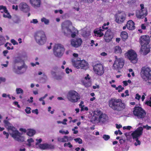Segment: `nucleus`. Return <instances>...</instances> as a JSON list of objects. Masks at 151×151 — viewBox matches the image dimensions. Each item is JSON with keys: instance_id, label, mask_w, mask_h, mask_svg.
Here are the masks:
<instances>
[{"instance_id": "obj_1", "label": "nucleus", "mask_w": 151, "mask_h": 151, "mask_svg": "<svg viewBox=\"0 0 151 151\" xmlns=\"http://www.w3.org/2000/svg\"><path fill=\"white\" fill-rule=\"evenodd\" d=\"M140 75L143 82L147 85H151V68L146 67H142Z\"/></svg>"}, {"instance_id": "obj_2", "label": "nucleus", "mask_w": 151, "mask_h": 151, "mask_svg": "<svg viewBox=\"0 0 151 151\" xmlns=\"http://www.w3.org/2000/svg\"><path fill=\"white\" fill-rule=\"evenodd\" d=\"M122 101L120 99H117L113 98L110 99L109 101V106L113 110L120 111L123 109Z\"/></svg>"}, {"instance_id": "obj_3", "label": "nucleus", "mask_w": 151, "mask_h": 151, "mask_svg": "<svg viewBox=\"0 0 151 151\" xmlns=\"http://www.w3.org/2000/svg\"><path fill=\"white\" fill-rule=\"evenodd\" d=\"M73 65L77 69L86 70L88 68V64L84 60H81L79 58H73L71 60Z\"/></svg>"}, {"instance_id": "obj_4", "label": "nucleus", "mask_w": 151, "mask_h": 151, "mask_svg": "<svg viewBox=\"0 0 151 151\" xmlns=\"http://www.w3.org/2000/svg\"><path fill=\"white\" fill-rule=\"evenodd\" d=\"M34 37L36 42L38 44L42 45L46 41L47 37L45 32L42 31L36 32L35 34Z\"/></svg>"}, {"instance_id": "obj_5", "label": "nucleus", "mask_w": 151, "mask_h": 151, "mask_svg": "<svg viewBox=\"0 0 151 151\" xmlns=\"http://www.w3.org/2000/svg\"><path fill=\"white\" fill-rule=\"evenodd\" d=\"M67 98L69 101L72 103H76L80 99V96L76 91L71 90L68 92Z\"/></svg>"}, {"instance_id": "obj_6", "label": "nucleus", "mask_w": 151, "mask_h": 151, "mask_svg": "<svg viewBox=\"0 0 151 151\" xmlns=\"http://www.w3.org/2000/svg\"><path fill=\"white\" fill-rule=\"evenodd\" d=\"M8 129L14 132L11 135L15 140L18 142H22L24 141V137L21 136L22 134L18 130H15L16 128L15 127L11 125L9 127H8Z\"/></svg>"}, {"instance_id": "obj_7", "label": "nucleus", "mask_w": 151, "mask_h": 151, "mask_svg": "<svg viewBox=\"0 0 151 151\" xmlns=\"http://www.w3.org/2000/svg\"><path fill=\"white\" fill-rule=\"evenodd\" d=\"M143 130L142 127H139L132 134L133 138L136 140V142L134 143L136 146L140 144V141L138 140V137L142 135Z\"/></svg>"}, {"instance_id": "obj_8", "label": "nucleus", "mask_w": 151, "mask_h": 151, "mask_svg": "<svg viewBox=\"0 0 151 151\" xmlns=\"http://www.w3.org/2000/svg\"><path fill=\"white\" fill-rule=\"evenodd\" d=\"M125 56L133 63H136L137 62V55L132 50H128L126 53L125 54Z\"/></svg>"}, {"instance_id": "obj_9", "label": "nucleus", "mask_w": 151, "mask_h": 151, "mask_svg": "<svg viewBox=\"0 0 151 151\" xmlns=\"http://www.w3.org/2000/svg\"><path fill=\"white\" fill-rule=\"evenodd\" d=\"M134 115L138 119H142L146 115L145 110L139 106L135 107L133 111Z\"/></svg>"}, {"instance_id": "obj_10", "label": "nucleus", "mask_w": 151, "mask_h": 151, "mask_svg": "<svg viewBox=\"0 0 151 151\" xmlns=\"http://www.w3.org/2000/svg\"><path fill=\"white\" fill-rule=\"evenodd\" d=\"M65 49L63 46L60 44H56L53 48L54 55L56 57H61Z\"/></svg>"}, {"instance_id": "obj_11", "label": "nucleus", "mask_w": 151, "mask_h": 151, "mask_svg": "<svg viewBox=\"0 0 151 151\" xmlns=\"http://www.w3.org/2000/svg\"><path fill=\"white\" fill-rule=\"evenodd\" d=\"M93 68L95 74L99 76L102 75L104 73V67L101 64H96L93 66Z\"/></svg>"}, {"instance_id": "obj_12", "label": "nucleus", "mask_w": 151, "mask_h": 151, "mask_svg": "<svg viewBox=\"0 0 151 151\" xmlns=\"http://www.w3.org/2000/svg\"><path fill=\"white\" fill-rule=\"evenodd\" d=\"M116 59L113 65V68L114 69H119L123 68V60L120 58H117V56H115Z\"/></svg>"}, {"instance_id": "obj_13", "label": "nucleus", "mask_w": 151, "mask_h": 151, "mask_svg": "<svg viewBox=\"0 0 151 151\" xmlns=\"http://www.w3.org/2000/svg\"><path fill=\"white\" fill-rule=\"evenodd\" d=\"M82 42V40L81 38H75L71 40V44L73 47L77 48L81 45Z\"/></svg>"}, {"instance_id": "obj_14", "label": "nucleus", "mask_w": 151, "mask_h": 151, "mask_svg": "<svg viewBox=\"0 0 151 151\" xmlns=\"http://www.w3.org/2000/svg\"><path fill=\"white\" fill-rule=\"evenodd\" d=\"M150 42V38L149 36L143 35L140 38V42L141 46L148 44Z\"/></svg>"}, {"instance_id": "obj_15", "label": "nucleus", "mask_w": 151, "mask_h": 151, "mask_svg": "<svg viewBox=\"0 0 151 151\" xmlns=\"http://www.w3.org/2000/svg\"><path fill=\"white\" fill-rule=\"evenodd\" d=\"M113 37L111 32L108 31L106 32L104 37L105 41L106 42H109L111 41Z\"/></svg>"}, {"instance_id": "obj_16", "label": "nucleus", "mask_w": 151, "mask_h": 151, "mask_svg": "<svg viewBox=\"0 0 151 151\" xmlns=\"http://www.w3.org/2000/svg\"><path fill=\"white\" fill-rule=\"evenodd\" d=\"M20 10L24 12H27L29 11V8L28 5L25 3H21L19 6Z\"/></svg>"}, {"instance_id": "obj_17", "label": "nucleus", "mask_w": 151, "mask_h": 151, "mask_svg": "<svg viewBox=\"0 0 151 151\" xmlns=\"http://www.w3.org/2000/svg\"><path fill=\"white\" fill-rule=\"evenodd\" d=\"M116 21L119 24H121L123 22V13L122 12H118L115 16Z\"/></svg>"}, {"instance_id": "obj_18", "label": "nucleus", "mask_w": 151, "mask_h": 151, "mask_svg": "<svg viewBox=\"0 0 151 151\" xmlns=\"http://www.w3.org/2000/svg\"><path fill=\"white\" fill-rule=\"evenodd\" d=\"M29 1L32 6L35 8H39L40 6L41 0H29Z\"/></svg>"}, {"instance_id": "obj_19", "label": "nucleus", "mask_w": 151, "mask_h": 151, "mask_svg": "<svg viewBox=\"0 0 151 151\" xmlns=\"http://www.w3.org/2000/svg\"><path fill=\"white\" fill-rule=\"evenodd\" d=\"M147 14V11L146 9H144L143 10H140L136 14L137 17L139 18H143L146 16Z\"/></svg>"}, {"instance_id": "obj_20", "label": "nucleus", "mask_w": 151, "mask_h": 151, "mask_svg": "<svg viewBox=\"0 0 151 151\" xmlns=\"http://www.w3.org/2000/svg\"><path fill=\"white\" fill-rule=\"evenodd\" d=\"M25 65L24 63H23V64L22 66H20L16 67L14 66L13 68L14 72L18 74H21L23 73L22 72H21L22 69L25 67Z\"/></svg>"}, {"instance_id": "obj_21", "label": "nucleus", "mask_w": 151, "mask_h": 151, "mask_svg": "<svg viewBox=\"0 0 151 151\" xmlns=\"http://www.w3.org/2000/svg\"><path fill=\"white\" fill-rule=\"evenodd\" d=\"M126 26L127 28L130 30H133L135 28L134 23L131 20H129L127 22Z\"/></svg>"}, {"instance_id": "obj_22", "label": "nucleus", "mask_w": 151, "mask_h": 151, "mask_svg": "<svg viewBox=\"0 0 151 151\" xmlns=\"http://www.w3.org/2000/svg\"><path fill=\"white\" fill-rule=\"evenodd\" d=\"M89 76V75L88 74H87L86 76L84 78L87 81V82H83L84 85L86 87H89L91 85V78Z\"/></svg>"}, {"instance_id": "obj_23", "label": "nucleus", "mask_w": 151, "mask_h": 151, "mask_svg": "<svg viewBox=\"0 0 151 151\" xmlns=\"http://www.w3.org/2000/svg\"><path fill=\"white\" fill-rule=\"evenodd\" d=\"M102 31H103V30L101 29V28L99 29L97 28L94 30V33L96 36L101 37L104 35V34L102 32Z\"/></svg>"}, {"instance_id": "obj_24", "label": "nucleus", "mask_w": 151, "mask_h": 151, "mask_svg": "<svg viewBox=\"0 0 151 151\" xmlns=\"http://www.w3.org/2000/svg\"><path fill=\"white\" fill-rule=\"evenodd\" d=\"M140 52L143 55H145L148 53L150 51V49L147 48L146 46H141Z\"/></svg>"}, {"instance_id": "obj_25", "label": "nucleus", "mask_w": 151, "mask_h": 151, "mask_svg": "<svg viewBox=\"0 0 151 151\" xmlns=\"http://www.w3.org/2000/svg\"><path fill=\"white\" fill-rule=\"evenodd\" d=\"M107 118L108 116L106 114L103 113L99 118V122H105L107 120Z\"/></svg>"}, {"instance_id": "obj_26", "label": "nucleus", "mask_w": 151, "mask_h": 151, "mask_svg": "<svg viewBox=\"0 0 151 151\" xmlns=\"http://www.w3.org/2000/svg\"><path fill=\"white\" fill-rule=\"evenodd\" d=\"M35 133L36 131L35 130L30 129H27V134L29 136L32 137L35 134Z\"/></svg>"}, {"instance_id": "obj_27", "label": "nucleus", "mask_w": 151, "mask_h": 151, "mask_svg": "<svg viewBox=\"0 0 151 151\" xmlns=\"http://www.w3.org/2000/svg\"><path fill=\"white\" fill-rule=\"evenodd\" d=\"M68 137L67 136H64L63 138L60 137H58V140L60 142H68Z\"/></svg>"}, {"instance_id": "obj_28", "label": "nucleus", "mask_w": 151, "mask_h": 151, "mask_svg": "<svg viewBox=\"0 0 151 151\" xmlns=\"http://www.w3.org/2000/svg\"><path fill=\"white\" fill-rule=\"evenodd\" d=\"M98 119L99 118L97 116H95V115H93L92 116L90 121L93 123H95L99 122Z\"/></svg>"}, {"instance_id": "obj_29", "label": "nucleus", "mask_w": 151, "mask_h": 151, "mask_svg": "<svg viewBox=\"0 0 151 151\" xmlns=\"http://www.w3.org/2000/svg\"><path fill=\"white\" fill-rule=\"evenodd\" d=\"M114 52L116 53H120L122 52L121 48L119 46H116L114 47Z\"/></svg>"}, {"instance_id": "obj_30", "label": "nucleus", "mask_w": 151, "mask_h": 151, "mask_svg": "<svg viewBox=\"0 0 151 151\" xmlns=\"http://www.w3.org/2000/svg\"><path fill=\"white\" fill-rule=\"evenodd\" d=\"M102 114V112L100 110H97L95 111L94 115H95V116H97L98 118H99V117Z\"/></svg>"}, {"instance_id": "obj_31", "label": "nucleus", "mask_w": 151, "mask_h": 151, "mask_svg": "<svg viewBox=\"0 0 151 151\" xmlns=\"http://www.w3.org/2000/svg\"><path fill=\"white\" fill-rule=\"evenodd\" d=\"M47 143L40 144L39 145L40 148L41 150L47 149Z\"/></svg>"}, {"instance_id": "obj_32", "label": "nucleus", "mask_w": 151, "mask_h": 151, "mask_svg": "<svg viewBox=\"0 0 151 151\" xmlns=\"http://www.w3.org/2000/svg\"><path fill=\"white\" fill-rule=\"evenodd\" d=\"M22 62V60L19 57H17L15 58L14 61V64L21 63Z\"/></svg>"}, {"instance_id": "obj_33", "label": "nucleus", "mask_w": 151, "mask_h": 151, "mask_svg": "<svg viewBox=\"0 0 151 151\" xmlns=\"http://www.w3.org/2000/svg\"><path fill=\"white\" fill-rule=\"evenodd\" d=\"M0 10L2 11L1 12H4V13L7 12L8 11L6 7L2 5L0 6Z\"/></svg>"}, {"instance_id": "obj_34", "label": "nucleus", "mask_w": 151, "mask_h": 151, "mask_svg": "<svg viewBox=\"0 0 151 151\" xmlns=\"http://www.w3.org/2000/svg\"><path fill=\"white\" fill-rule=\"evenodd\" d=\"M6 42V40L5 38L2 37L0 36V46L4 44Z\"/></svg>"}, {"instance_id": "obj_35", "label": "nucleus", "mask_w": 151, "mask_h": 151, "mask_svg": "<svg viewBox=\"0 0 151 151\" xmlns=\"http://www.w3.org/2000/svg\"><path fill=\"white\" fill-rule=\"evenodd\" d=\"M41 21L42 22H44L46 24H48L49 23V20L45 17H43L41 19Z\"/></svg>"}, {"instance_id": "obj_36", "label": "nucleus", "mask_w": 151, "mask_h": 151, "mask_svg": "<svg viewBox=\"0 0 151 151\" xmlns=\"http://www.w3.org/2000/svg\"><path fill=\"white\" fill-rule=\"evenodd\" d=\"M16 93L17 94H19L21 93H23V90L20 88H17L16 90Z\"/></svg>"}, {"instance_id": "obj_37", "label": "nucleus", "mask_w": 151, "mask_h": 151, "mask_svg": "<svg viewBox=\"0 0 151 151\" xmlns=\"http://www.w3.org/2000/svg\"><path fill=\"white\" fill-rule=\"evenodd\" d=\"M3 16L4 18H8L9 19H10L11 18V16L8 11L7 12L5 13V14H3Z\"/></svg>"}, {"instance_id": "obj_38", "label": "nucleus", "mask_w": 151, "mask_h": 151, "mask_svg": "<svg viewBox=\"0 0 151 151\" xmlns=\"http://www.w3.org/2000/svg\"><path fill=\"white\" fill-rule=\"evenodd\" d=\"M47 149H53L55 148L54 145L52 144H47Z\"/></svg>"}, {"instance_id": "obj_39", "label": "nucleus", "mask_w": 151, "mask_h": 151, "mask_svg": "<svg viewBox=\"0 0 151 151\" xmlns=\"http://www.w3.org/2000/svg\"><path fill=\"white\" fill-rule=\"evenodd\" d=\"M115 88L116 90H118V92H119L122 91L123 90V88L121 85H119L118 87H116Z\"/></svg>"}, {"instance_id": "obj_40", "label": "nucleus", "mask_w": 151, "mask_h": 151, "mask_svg": "<svg viewBox=\"0 0 151 151\" xmlns=\"http://www.w3.org/2000/svg\"><path fill=\"white\" fill-rule=\"evenodd\" d=\"M4 123L5 125L7 126L8 127H9L11 125V124L10 122L6 120H4Z\"/></svg>"}, {"instance_id": "obj_41", "label": "nucleus", "mask_w": 151, "mask_h": 151, "mask_svg": "<svg viewBox=\"0 0 151 151\" xmlns=\"http://www.w3.org/2000/svg\"><path fill=\"white\" fill-rule=\"evenodd\" d=\"M74 140L76 142H78L79 144L82 143V140L79 138L74 139Z\"/></svg>"}, {"instance_id": "obj_42", "label": "nucleus", "mask_w": 151, "mask_h": 151, "mask_svg": "<svg viewBox=\"0 0 151 151\" xmlns=\"http://www.w3.org/2000/svg\"><path fill=\"white\" fill-rule=\"evenodd\" d=\"M103 138L106 141L110 139V136L108 135L104 134L103 136Z\"/></svg>"}, {"instance_id": "obj_43", "label": "nucleus", "mask_w": 151, "mask_h": 151, "mask_svg": "<svg viewBox=\"0 0 151 151\" xmlns=\"http://www.w3.org/2000/svg\"><path fill=\"white\" fill-rule=\"evenodd\" d=\"M64 146L65 147H68L70 148H71L73 147V145L71 144L70 142H68V143H65L64 145Z\"/></svg>"}, {"instance_id": "obj_44", "label": "nucleus", "mask_w": 151, "mask_h": 151, "mask_svg": "<svg viewBox=\"0 0 151 151\" xmlns=\"http://www.w3.org/2000/svg\"><path fill=\"white\" fill-rule=\"evenodd\" d=\"M83 101H81L80 104L79 106L81 108V111H82L83 110L84 105H82L83 104Z\"/></svg>"}, {"instance_id": "obj_45", "label": "nucleus", "mask_w": 151, "mask_h": 151, "mask_svg": "<svg viewBox=\"0 0 151 151\" xmlns=\"http://www.w3.org/2000/svg\"><path fill=\"white\" fill-rule=\"evenodd\" d=\"M31 109L30 107H27L25 109V112L27 114H29L31 113Z\"/></svg>"}, {"instance_id": "obj_46", "label": "nucleus", "mask_w": 151, "mask_h": 151, "mask_svg": "<svg viewBox=\"0 0 151 151\" xmlns=\"http://www.w3.org/2000/svg\"><path fill=\"white\" fill-rule=\"evenodd\" d=\"M128 37V35L127 32L123 31V40H126Z\"/></svg>"}, {"instance_id": "obj_47", "label": "nucleus", "mask_w": 151, "mask_h": 151, "mask_svg": "<svg viewBox=\"0 0 151 151\" xmlns=\"http://www.w3.org/2000/svg\"><path fill=\"white\" fill-rule=\"evenodd\" d=\"M11 42L13 44V45H18V42L14 40L13 39H11Z\"/></svg>"}, {"instance_id": "obj_48", "label": "nucleus", "mask_w": 151, "mask_h": 151, "mask_svg": "<svg viewBox=\"0 0 151 151\" xmlns=\"http://www.w3.org/2000/svg\"><path fill=\"white\" fill-rule=\"evenodd\" d=\"M38 21L37 19H33L32 21L30 22L31 23H33L35 24L38 23Z\"/></svg>"}, {"instance_id": "obj_49", "label": "nucleus", "mask_w": 151, "mask_h": 151, "mask_svg": "<svg viewBox=\"0 0 151 151\" xmlns=\"http://www.w3.org/2000/svg\"><path fill=\"white\" fill-rule=\"evenodd\" d=\"M27 142H28L29 144V145H30L31 143L34 142L33 139L32 138H30L28 139L27 140Z\"/></svg>"}, {"instance_id": "obj_50", "label": "nucleus", "mask_w": 151, "mask_h": 151, "mask_svg": "<svg viewBox=\"0 0 151 151\" xmlns=\"http://www.w3.org/2000/svg\"><path fill=\"white\" fill-rule=\"evenodd\" d=\"M84 2L88 3H92L93 1V0H82Z\"/></svg>"}, {"instance_id": "obj_51", "label": "nucleus", "mask_w": 151, "mask_h": 151, "mask_svg": "<svg viewBox=\"0 0 151 151\" xmlns=\"http://www.w3.org/2000/svg\"><path fill=\"white\" fill-rule=\"evenodd\" d=\"M143 128H146L147 130L151 129V127L147 125L143 126Z\"/></svg>"}, {"instance_id": "obj_52", "label": "nucleus", "mask_w": 151, "mask_h": 151, "mask_svg": "<svg viewBox=\"0 0 151 151\" xmlns=\"http://www.w3.org/2000/svg\"><path fill=\"white\" fill-rule=\"evenodd\" d=\"M131 128L132 127L130 126L123 127V129H127L128 130H130Z\"/></svg>"}, {"instance_id": "obj_53", "label": "nucleus", "mask_w": 151, "mask_h": 151, "mask_svg": "<svg viewBox=\"0 0 151 151\" xmlns=\"http://www.w3.org/2000/svg\"><path fill=\"white\" fill-rule=\"evenodd\" d=\"M141 98V96L139 95L138 93H137L136 95V97H135V99H136L139 100Z\"/></svg>"}, {"instance_id": "obj_54", "label": "nucleus", "mask_w": 151, "mask_h": 151, "mask_svg": "<svg viewBox=\"0 0 151 151\" xmlns=\"http://www.w3.org/2000/svg\"><path fill=\"white\" fill-rule=\"evenodd\" d=\"M55 78L57 80H61V79L62 77L61 76H60V75H58V76L56 75L55 76Z\"/></svg>"}, {"instance_id": "obj_55", "label": "nucleus", "mask_w": 151, "mask_h": 151, "mask_svg": "<svg viewBox=\"0 0 151 151\" xmlns=\"http://www.w3.org/2000/svg\"><path fill=\"white\" fill-rule=\"evenodd\" d=\"M125 135L127 138V140H128L129 141H130L131 138V137L130 135H128V133H125Z\"/></svg>"}, {"instance_id": "obj_56", "label": "nucleus", "mask_w": 151, "mask_h": 151, "mask_svg": "<svg viewBox=\"0 0 151 151\" xmlns=\"http://www.w3.org/2000/svg\"><path fill=\"white\" fill-rule=\"evenodd\" d=\"M69 71H70L71 72L72 71L71 69H69L68 68H67L65 69L66 73L67 74L69 73Z\"/></svg>"}, {"instance_id": "obj_57", "label": "nucleus", "mask_w": 151, "mask_h": 151, "mask_svg": "<svg viewBox=\"0 0 151 151\" xmlns=\"http://www.w3.org/2000/svg\"><path fill=\"white\" fill-rule=\"evenodd\" d=\"M3 133L4 135H5L6 138H8L9 136V134L8 133L4 131L3 132Z\"/></svg>"}, {"instance_id": "obj_58", "label": "nucleus", "mask_w": 151, "mask_h": 151, "mask_svg": "<svg viewBox=\"0 0 151 151\" xmlns=\"http://www.w3.org/2000/svg\"><path fill=\"white\" fill-rule=\"evenodd\" d=\"M32 112L33 113H35L36 114H38L39 113L37 109H36L35 110H32Z\"/></svg>"}, {"instance_id": "obj_59", "label": "nucleus", "mask_w": 151, "mask_h": 151, "mask_svg": "<svg viewBox=\"0 0 151 151\" xmlns=\"http://www.w3.org/2000/svg\"><path fill=\"white\" fill-rule=\"evenodd\" d=\"M145 104L150 106H151V101L150 100L146 101Z\"/></svg>"}, {"instance_id": "obj_60", "label": "nucleus", "mask_w": 151, "mask_h": 151, "mask_svg": "<svg viewBox=\"0 0 151 151\" xmlns=\"http://www.w3.org/2000/svg\"><path fill=\"white\" fill-rule=\"evenodd\" d=\"M128 92H129V91L128 90H127L125 91V93L126 94L124 95V93H123V97L124 96H129V95L128 93Z\"/></svg>"}, {"instance_id": "obj_61", "label": "nucleus", "mask_w": 151, "mask_h": 151, "mask_svg": "<svg viewBox=\"0 0 151 151\" xmlns=\"http://www.w3.org/2000/svg\"><path fill=\"white\" fill-rule=\"evenodd\" d=\"M107 55V53L105 52H103L101 53V55L103 56H105Z\"/></svg>"}, {"instance_id": "obj_62", "label": "nucleus", "mask_w": 151, "mask_h": 151, "mask_svg": "<svg viewBox=\"0 0 151 151\" xmlns=\"http://www.w3.org/2000/svg\"><path fill=\"white\" fill-rule=\"evenodd\" d=\"M116 127L117 129H119L122 127V125L120 124H116Z\"/></svg>"}, {"instance_id": "obj_63", "label": "nucleus", "mask_w": 151, "mask_h": 151, "mask_svg": "<svg viewBox=\"0 0 151 151\" xmlns=\"http://www.w3.org/2000/svg\"><path fill=\"white\" fill-rule=\"evenodd\" d=\"M12 8L13 9H15L16 10H17L18 9V7L17 5H16V6H15L14 5H13L12 6Z\"/></svg>"}, {"instance_id": "obj_64", "label": "nucleus", "mask_w": 151, "mask_h": 151, "mask_svg": "<svg viewBox=\"0 0 151 151\" xmlns=\"http://www.w3.org/2000/svg\"><path fill=\"white\" fill-rule=\"evenodd\" d=\"M8 52V51L7 50H4L3 51V53L4 54V55L6 56V55Z\"/></svg>"}]
</instances>
